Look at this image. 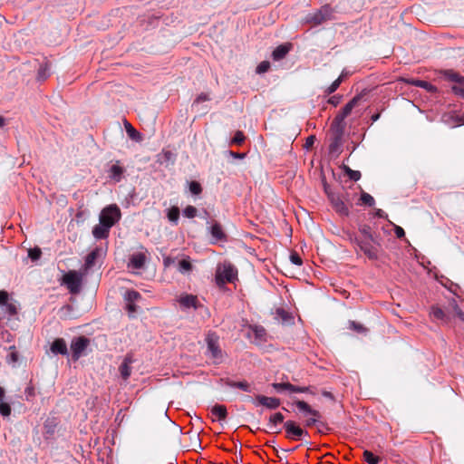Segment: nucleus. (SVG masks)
Segmentation results:
<instances>
[{
    "label": "nucleus",
    "instance_id": "72a5a7b5",
    "mask_svg": "<svg viewBox=\"0 0 464 464\" xmlns=\"http://www.w3.org/2000/svg\"><path fill=\"white\" fill-rule=\"evenodd\" d=\"M288 387V393H294V392H308V393H313L310 390V387H306V386H304V387H301V386H295V385H293L291 383H289V386Z\"/></svg>",
    "mask_w": 464,
    "mask_h": 464
},
{
    "label": "nucleus",
    "instance_id": "c9c22d12",
    "mask_svg": "<svg viewBox=\"0 0 464 464\" xmlns=\"http://www.w3.org/2000/svg\"><path fill=\"white\" fill-rule=\"evenodd\" d=\"M2 307V310L5 312V313H7L8 314L10 315H14L16 314V311H17V308H16V305L15 304L7 301V303H5L4 304V306H1Z\"/></svg>",
    "mask_w": 464,
    "mask_h": 464
},
{
    "label": "nucleus",
    "instance_id": "bf43d9fd",
    "mask_svg": "<svg viewBox=\"0 0 464 464\" xmlns=\"http://www.w3.org/2000/svg\"><path fill=\"white\" fill-rule=\"evenodd\" d=\"M314 142V136H309L307 139H306V142H305V146L307 148L311 147Z\"/></svg>",
    "mask_w": 464,
    "mask_h": 464
},
{
    "label": "nucleus",
    "instance_id": "9d476101",
    "mask_svg": "<svg viewBox=\"0 0 464 464\" xmlns=\"http://www.w3.org/2000/svg\"><path fill=\"white\" fill-rule=\"evenodd\" d=\"M284 427L286 432V438L291 440H299L304 435H307V431L300 428L293 420H287L284 423Z\"/></svg>",
    "mask_w": 464,
    "mask_h": 464
},
{
    "label": "nucleus",
    "instance_id": "5701e85b",
    "mask_svg": "<svg viewBox=\"0 0 464 464\" xmlns=\"http://www.w3.org/2000/svg\"><path fill=\"white\" fill-rule=\"evenodd\" d=\"M211 415L218 420H223L227 417V409L224 405L217 404L212 407Z\"/></svg>",
    "mask_w": 464,
    "mask_h": 464
},
{
    "label": "nucleus",
    "instance_id": "4be33fe9",
    "mask_svg": "<svg viewBox=\"0 0 464 464\" xmlns=\"http://www.w3.org/2000/svg\"><path fill=\"white\" fill-rule=\"evenodd\" d=\"M251 334L255 337L256 341L259 343L266 340V332L265 328L261 325H254L250 327Z\"/></svg>",
    "mask_w": 464,
    "mask_h": 464
},
{
    "label": "nucleus",
    "instance_id": "a211bd4d",
    "mask_svg": "<svg viewBox=\"0 0 464 464\" xmlns=\"http://www.w3.org/2000/svg\"><path fill=\"white\" fill-rule=\"evenodd\" d=\"M291 46L289 44H281L277 46L272 53L273 59L275 61H280L288 53Z\"/></svg>",
    "mask_w": 464,
    "mask_h": 464
},
{
    "label": "nucleus",
    "instance_id": "c85d7f7f",
    "mask_svg": "<svg viewBox=\"0 0 464 464\" xmlns=\"http://www.w3.org/2000/svg\"><path fill=\"white\" fill-rule=\"evenodd\" d=\"M140 294L134 290L127 291L124 295V299L126 302L137 303L140 301Z\"/></svg>",
    "mask_w": 464,
    "mask_h": 464
},
{
    "label": "nucleus",
    "instance_id": "e2e57ef3",
    "mask_svg": "<svg viewBox=\"0 0 464 464\" xmlns=\"http://www.w3.org/2000/svg\"><path fill=\"white\" fill-rule=\"evenodd\" d=\"M329 102L332 103L334 106H336L339 101L335 100V97H333L329 100Z\"/></svg>",
    "mask_w": 464,
    "mask_h": 464
},
{
    "label": "nucleus",
    "instance_id": "58836bf2",
    "mask_svg": "<svg viewBox=\"0 0 464 464\" xmlns=\"http://www.w3.org/2000/svg\"><path fill=\"white\" fill-rule=\"evenodd\" d=\"M361 200L363 204L368 205L370 207L373 206L375 203L373 197L366 192L362 193Z\"/></svg>",
    "mask_w": 464,
    "mask_h": 464
},
{
    "label": "nucleus",
    "instance_id": "f257e3e1",
    "mask_svg": "<svg viewBox=\"0 0 464 464\" xmlns=\"http://www.w3.org/2000/svg\"><path fill=\"white\" fill-rule=\"evenodd\" d=\"M294 404L297 407L300 412L303 413L305 418L304 425L306 427H311L316 424L321 418V413L313 409L307 402L300 400H295Z\"/></svg>",
    "mask_w": 464,
    "mask_h": 464
},
{
    "label": "nucleus",
    "instance_id": "b1692460",
    "mask_svg": "<svg viewBox=\"0 0 464 464\" xmlns=\"http://www.w3.org/2000/svg\"><path fill=\"white\" fill-rule=\"evenodd\" d=\"M285 420L284 415L281 412H276L271 415L268 419L267 427L269 430H274V427H277L278 424L282 423Z\"/></svg>",
    "mask_w": 464,
    "mask_h": 464
},
{
    "label": "nucleus",
    "instance_id": "1a4fd4ad",
    "mask_svg": "<svg viewBox=\"0 0 464 464\" xmlns=\"http://www.w3.org/2000/svg\"><path fill=\"white\" fill-rule=\"evenodd\" d=\"M326 193L334 210L342 216H347L349 214V208L343 198L340 194L332 191L326 190Z\"/></svg>",
    "mask_w": 464,
    "mask_h": 464
},
{
    "label": "nucleus",
    "instance_id": "338daca9",
    "mask_svg": "<svg viewBox=\"0 0 464 464\" xmlns=\"http://www.w3.org/2000/svg\"><path fill=\"white\" fill-rule=\"evenodd\" d=\"M379 118H380V115H379V114H375V115H372V121H376Z\"/></svg>",
    "mask_w": 464,
    "mask_h": 464
},
{
    "label": "nucleus",
    "instance_id": "6ab92c4d",
    "mask_svg": "<svg viewBox=\"0 0 464 464\" xmlns=\"http://www.w3.org/2000/svg\"><path fill=\"white\" fill-rule=\"evenodd\" d=\"M131 362H132L131 358L127 356V357H125V359L123 360L122 363L121 364V366L119 368L121 375L124 380H127L131 373V369L130 366Z\"/></svg>",
    "mask_w": 464,
    "mask_h": 464
},
{
    "label": "nucleus",
    "instance_id": "ddd939ff",
    "mask_svg": "<svg viewBox=\"0 0 464 464\" xmlns=\"http://www.w3.org/2000/svg\"><path fill=\"white\" fill-rule=\"evenodd\" d=\"M360 96L353 97L343 109L342 112L338 114L334 120L338 124H341L343 120L351 113L353 109L358 104Z\"/></svg>",
    "mask_w": 464,
    "mask_h": 464
},
{
    "label": "nucleus",
    "instance_id": "f704fd0d",
    "mask_svg": "<svg viewBox=\"0 0 464 464\" xmlns=\"http://www.w3.org/2000/svg\"><path fill=\"white\" fill-rule=\"evenodd\" d=\"M41 256L42 251L39 247H34L28 250V258H30L33 262L38 261Z\"/></svg>",
    "mask_w": 464,
    "mask_h": 464
},
{
    "label": "nucleus",
    "instance_id": "412c9836",
    "mask_svg": "<svg viewBox=\"0 0 464 464\" xmlns=\"http://www.w3.org/2000/svg\"><path fill=\"white\" fill-rule=\"evenodd\" d=\"M0 414L8 417L11 414V407L5 401V390L0 387Z\"/></svg>",
    "mask_w": 464,
    "mask_h": 464
},
{
    "label": "nucleus",
    "instance_id": "8fccbe9b",
    "mask_svg": "<svg viewBox=\"0 0 464 464\" xmlns=\"http://www.w3.org/2000/svg\"><path fill=\"white\" fill-rule=\"evenodd\" d=\"M290 261L295 265V266H301L302 265V258L300 257V256L295 253V252H293L291 253L290 255Z\"/></svg>",
    "mask_w": 464,
    "mask_h": 464
},
{
    "label": "nucleus",
    "instance_id": "20e7f679",
    "mask_svg": "<svg viewBox=\"0 0 464 464\" xmlns=\"http://www.w3.org/2000/svg\"><path fill=\"white\" fill-rule=\"evenodd\" d=\"M176 301L179 304V309L183 312L204 308L203 304H200L198 297L194 295L183 293L177 297Z\"/></svg>",
    "mask_w": 464,
    "mask_h": 464
},
{
    "label": "nucleus",
    "instance_id": "dca6fc26",
    "mask_svg": "<svg viewBox=\"0 0 464 464\" xmlns=\"http://www.w3.org/2000/svg\"><path fill=\"white\" fill-rule=\"evenodd\" d=\"M51 352L54 354H62L66 355L68 354V349L66 343L63 339H56L53 341V343L51 345Z\"/></svg>",
    "mask_w": 464,
    "mask_h": 464
},
{
    "label": "nucleus",
    "instance_id": "423d86ee",
    "mask_svg": "<svg viewBox=\"0 0 464 464\" xmlns=\"http://www.w3.org/2000/svg\"><path fill=\"white\" fill-rule=\"evenodd\" d=\"M237 271L231 264H223L218 266L217 269V281L218 284H226L227 282H233L237 277Z\"/></svg>",
    "mask_w": 464,
    "mask_h": 464
},
{
    "label": "nucleus",
    "instance_id": "052dcab7",
    "mask_svg": "<svg viewBox=\"0 0 464 464\" xmlns=\"http://www.w3.org/2000/svg\"><path fill=\"white\" fill-rule=\"evenodd\" d=\"M207 100H208V97L206 94H200V95L197 98V100H196V102H201V101H207Z\"/></svg>",
    "mask_w": 464,
    "mask_h": 464
},
{
    "label": "nucleus",
    "instance_id": "4c0bfd02",
    "mask_svg": "<svg viewBox=\"0 0 464 464\" xmlns=\"http://www.w3.org/2000/svg\"><path fill=\"white\" fill-rule=\"evenodd\" d=\"M360 232L364 237L363 240H367V239L373 240V236L372 233L371 227L364 225V226L361 227Z\"/></svg>",
    "mask_w": 464,
    "mask_h": 464
},
{
    "label": "nucleus",
    "instance_id": "5fc2aeb1",
    "mask_svg": "<svg viewBox=\"0 0 464 464\" xmlns=\"http://www.w3.org/2000/svg\"><path fill=\"white\" fill-rule=\"evenodd\" d=\"M7 301H9L8 293L4 290L0 291V306H4Z\"/></svg>",
    "mask_w": 464,
    "mask_h": 464
},
{
    "label": "nucleus",
    "instance_id": "f8f14e48",
    "mask_svg": "<svg viewBox=\"0 0 464 464\" xmlns=\"http://www.w3.org/2000/svg\"><path fill=\"white\" fill-rule=\"evenodd\" d=\"M373 240H359L358 246L360 249L370 258L376 259L377 258V248L372 244Z\"/></svg>",
    "mask_w": 464,
    "mask_h": 464
},
{
    "label": "nucleus",
    "instance_id": "7ed1b4c3",
    "mask_svg": "<svg viewBox=\"0 0 464 464\" xmlns=\"http://www.w3.org/2000/svg\"><path fill=\"white\" fill-rule=\"evenodd\" d=\"M333 15V10L329 5H324L319 10L307 14L304 21L306 24H313L314 25H319L324 23L327 20H330Z\"/></svg>",
    "mask_w": 464,
    "mask_h": 464
},
{
    "label": "nucleus",
    "instance_id": "9b49d317",
    "mask_svg": "<svg viewBox=\"0 0 464 464\" xmlns=\"http://www.w3.org/2000/svg\"><path fill=\"white\" fill-rule=\"evenodd\" d=\"M256 405H262L269 410H275L280 406V400L276 397H267L265 395H257L254 401Z\"/></svg>",
    "mask_w": 464,
    "mask_h": 464
},
{
    "label": "nucleus",
    "instance_id": "3c124183",
    "mask_svg": "<svg viewBox=\"0 0 464 464\" xmlns=\"http://www.w3.org/2000/svg\"><path fill=\"white\" fill-rule=\"evenodd\" d=\"M270 67V63L268 62H262L257 67H256V72L257 73H264L268 71Z\"/></svg>",
    "mask_w": 464,
    "mask_h": 464
},
{
    "label": "nucleus",
    "instance_id": "774afa93",
    "mask_svg": "<svg viewBox=\"0 0 464 464\" xmlns=\"http://www.w3.org/2000/svg\"><path fill=\"white\" fill-rule=\"evenodd\" d=\"M273 433H279L280 430L277 429V427H274V430H269Z\"/></svg>",
    "mask_w": 464,
    "mask_h": 464
},
{
    "label": "nucleus",
    "instance_id": "aec40b11",
    "mask_svg": "<svg viewBox=\"0 0 464 464\" xmlns=\"http://www.w3.org/2000/svg\"><path fill=\"white\" fill-rule=\"evenodd\" d=\"M210 234L212 237L216 240H222L225 238L226 235L222 229V227L218 223H214L209 227Z\"/></svg>",
    "mask_w": 464,
    "mask_h": 464
},
{
    "label": "nucleus",
    "instance_id": "7c9ffc66",
    "mask_svg": "<svg viewBox=\"0 0 464 464\" xmlns=\"http://www.w3.org/2000/svg\"><path fill=\"white\" fill-rule=\"evenodd\" d=\"M363 459L368 464H379L381 460L380 458L374 456L373 453L369 450H364Z\"/></svg>",
    "mask_w": 464,
    "mask_h": 464
},
{
    "label": "nucleus",
    "instance_id": "c03bdc74",
    "mask_svg": "<svg viewBox=\"0 0 464 464\" xmlns=\"http://www.w3.org/2000/svg\"><path fill=\"white\" fill-rule=\"evenodd\" d=\"M189 191L193 195H198L201 192V186H200V184L198 182H197V181H191L189 183Z\"/></svg>",
    "mask_w": 464,
    "mask_h": 464
},
{
    "label": "nucleus",
    "instance_id": "0e129e2a",
    "mask_svg": "<svg viewBox=\"0 0 464 464\" xmlns=\"http://www.w3.org/2000/svg\"><path fill=\"white\" fill-rule=\"evenodd\" d=\"M5 124V119L0 116V128Z\"/></svg>",
    "mask_w": 464,
    "mask_h": 464
},
{
    "label": "nucleus",
    "instance_id": "473e14b6",
    "mask_svg": "<svg viewBox=\"0 0 464 464\" xmlns=\"http://www.w3.org/2000/svg\"><path fill=\"white\" fill-rule=\"evenodd\" d=\"M191 268H192V266H191L189 260L182 259L179 262L178 270L180 273H182V274L188 273L191 270Z\"/></svg>",
    "mask_w": 464,
    "mask_h": 464
},
{
    "label": "nucleus",
    "instance_id": "69168bd1",
    "mask_svg": "<svg viewBox=\"0 0 464 464\" xmlns=\"http://www.w3.org/2000/svg\"><path fill=\"white\" fill-rule=\"evenodd\" d=\"M462 322H464V312H459L458 316Z\"/></svg>",
    "mask_w": 464,
    "mask_h": 464
},
{
    "label": "nucleus",
    "instance_id": "bb28decb",
    "mask_svg": "<svg viewBox=\"0 0 464 464\" xmlns=\"http://www.w3.org/2000/svg\"><path fill=\"white\" fill-rule=\"evenodd\" d=\"M179 208L178 207H172L168 210V219L174 225H177L179 218Z\"/></svg>",
    "mask_w": 464,
    "mask_h": 464
},
{
    "label": "nucleus",
    "instance_id": "a18cd8bd",
    "mask_svg": "<svg viewBox=\"0 0 464 464\" xmlns=\"http://www.w3.org/2000/svg\"><path fill=\"white\" fill-rule=\"evenodd\" d=\"M342 82V76H340L338 79H336L326 90V92L328 94H331L333 92H334L338 87L340 86Z\"/></svg>",
    "mask_w": 464,
    "mask_h": 464
},
{
    "label": "nucleus",
    "instance_id": "6e6d98bb",
    "mask_svg": "<svg viewBox=\"0 0 464 464\" xmlns=\"http://www.w3.org/2000/svg\"><path fill=\"white\" fill-rule=\"evenodd\" d=\"M452 91L456 95H459L462 99H464V88H462L461 86H453Z\"/></svg>",
    "mask_w": 464,
    "mask_h": 464
},
{
    "label": "nucleus",
    "instance_id": "39448f33",
    "mask_svg": "<svg viewBox=\"0 0 464 464\" xmlns=\"http://www.w3.org/2000/svg\"><path fill=\"white\" fill-rule=\"evenodd\" d=\"M83 272L69 271L63 276V283L72 294H77L81 290Z\"/></svg>",
    "mask_w": 464,
    "mask_h": 464
},
{
    "label": "nucleus",
    "instance_id": "09e8293b",
    "mask_svg": "<svg viewBox=\"0 0 464 464\" xmlns=\"http://www.w3.org/2000/svg\"><path fill=\"white\" fill-rule=\"evenodd\" d=\"M346 172H347V175L349 176V178L354 181L360 179V178H361V173L358 170H353L348 168Z\"/></svg>",
    "mask_w": 464,
    "mask_h": 464
},
{
    "label": "nucleus",
    "instance_id": "49530a36",
    "mask_svg": "<svg viewBox=\"0 0 464 464\" xmlns=\"http://www.w3.org/2000/svg\"><path fill=\"white\" fill-rule=\"evenodd\" d=\"M276 318L281 319L282 322H288L290 319V316L287 312H285L283 309H277L276 310Z\"/></svg>",
    "mask_w": 464,
    "mask_h": 464
},
{
    "label": "nucleus",
    "instance_id": "680f3d73",
    "mask_svg": "<svg viewBox=\"0 0 464 464\" xmlns=\"http://www.w3.org/2000/svg\"><path fill=\"white\" fill-rule=\"evenodd\" d=\"M453 309H454V312H455V314H456V315H457V316H459V312H462V310L459 307V305H458V304H455V305H454V307H453Z\"/></svg>",
    "mask_w": 464,
    "mask_h": 464
},
{
    "label": "nucleus",
    "instance_id": "864d4df0",
    "mask_svg": "<svg viewBox=\"0 0 464 464\" xmlns=\"http://www.w3.org/2000/svg\"><path fill=\"white\" fill-rule=\"evenodd\" d=\"M126 308L129 312V314L132 316L137 312V305L136 303L133 302H127Z\"/></svg>",
    "mask_w": 464,
    "mask_h": 464
},
{
    "label": "nucleus",
    "instance_id": "37998d69",
    "mask_svg": "<svg viewBox=\"0 0 464 464\" xmlns=\"http://www.w3.org/2000/svg\"><path fill=\"white\" fill-rule=\"evenodd\" d=\"M183 214L188 218H192L197 215V208L193 206H188L184 208Z\"/></svg>",
    "mask_w": 464,
    "mask_h": 464
},
{
    "label": "nucleus",
    "instance_id": "2f4dec72",
    "mask_svg": "<svg viewBox=\"0 0 464 464\" xmlns=\"http://www.w3.org/2000/svg\"><path fill=\"white\" fill-rule=\"evenodd\" d=\"M126 131L131 140L136 141L141 140V136L140 132H138L130 124H128L126 126Z\"/></svg>",
    "mask_w": 464,
    "mask_h": 464
},
{
    "label": "nucleus",
    "instance_id": "a19ab883",
    "mask_svg": "<svg viewBox=\"0 0 464 464\" xmlns=\"http://www.w3.org/2000/svg\"><path fill=\"white\" fill-rule=\"evenodd\" d=\"M341 145V133L337 135L330 144V152H336Z\"/></svg>",
    "mask_w": 464,
    "mask_h": 464
},
{
    "label": "nucleus",
    "instance_id": "4d7b16f0",
    "mask_svg": "<svg viewBox=\"0 0 464 464\" xmlns=\"http://www.w3.org/2000/svg\"><path fill=\"white\" fill-rule=\"evenodd\" d=\"M394 231H395L396 237L399 238L404 237V235H405L403 228L399 226H395Z\"/></svg>",
    "mask_w": 464,
    "mask_h": 464
},
{
    "label": "nucleus",
    "instance_id": "e433bc0d",
    "mask_svg": "<svg viewBox=\"0 0 464 464\" xmlns=\"http://www.w3.org/2000/svg\"><path fill=\"white\" fill-rule=\"evenodd\" d=\"M447 77L449 80L458 82L460 85H464V77L454 72H447Z\"/></svg>",
    "mask_w": 464,
    "mask_h": 464
},
{
    "label": "nucleus",
    "instance_id": "13d9d810",
    "mask_svg": "<svg viewBox=\"0 0 464 464\" xmlns=\"http://www.w3.org/2000/svg\"><path fill=\"white\" fill-rule=\"evenodd\" d=\"M374 216L382 218L386 217V214L384 213L383 210L378 208L375 210Z\"/></svg>",
    "mask_w": 464,
    "mask_h": 464
},
{
    "label": "nucleus",
    "instance_id": "a878e982",
    "mask_svg": "<svg viewBox=\"0 0 464 464\" xmlns=\"http://www.w3.org/2000/svg\"><path fill=\"white\" fill-rule=\"evenodd\" d=\"M123 173V169L118 164H114L110 169V178L113 179L115 182H119L121 179V175Z\"/></svg>",
    "mask_w": 464,
    "mask_h": 464
},
{
    "label": "nucleus",
    "instance_id": "6e6552de",
    "mask_svg": "<svg viewBox=\"0 0 464 464\" xmlns=\"http://www.w3.org/2000/svg\"><path fill=\"white\" fill-rule=\"evenodd\" d=\"M89 339L84 336L74 338L71 343L72 355L73 360H78L85 354V350L89 345Z\"/></svg>",
    "mask_w": 464,
    "mask_h": 464
},
{
    "label": "nucleus",
    "instance_id": "cd10ccee",
    "mask_svg": "<svg viewBox=\"0 0 464 464\" xmlns=\"http://www.w3.org/2000/svg\"><path fill=\"white\" fill-rule=\"evenodd\" d=\"M50 66L48 63L42 64L38 70V80L44 81L50 76Z\"/></svg>",
    "mask_w": 464,
    "mask_h": 464
},
{
    "label": "nucleus",
    "instance_id": "2eb2a0df",
    "mask_svg": "<svg viewBox=\"0 0 464 464\" xmlns=\"http://www.w3.org/2000/svg\"><path fill=\"white\" fill-rule=\"evenodd\" d=\"M146 261V256L143 253L133 254L129 261V267L132 269H140L143 267Z\"/></svg>",
    "mask_w": 464,
    "mask_h": 464
},
{
    "label": "nucleus",
    "instance_id": "f03ea898",
    "mask_svg": "<svg viewBox=\"0 0 464 464\" xmlns=\"http://www.w3.org/2000/svg\"><path fill=\"white\" fill-rule=\"evenodd\" d=\"M121 217L120 208L116 204H111L102 210L99 221L111 227L121 219Z\"/></svg>",
    "mask_w": 464,
    "mask_h": 464
},
{
    "label": "nucleus",
    "instance_id": "393cba45",
    "mask_svg": "<svg viewBox=\"0 0 464 464\" xmlns=\"http://www.w3.org/2000/svg\"><path fill=\"white\" fill-rule=\"evenodd\" d=\"M430 315L436 319V320H440L441 321L442 323H448L449 321V317L446 315V314L443 312L442 309H440V307H437V306H433L430 310Z\"/></svg>",
    "mask_w": 464,
    "mask_h": 464
},
{
    "label": "nucleus",
    "instance_id": "c756f323",
    "mask_svg": "<svg viewBox=\"0 0 464 464\" xmlns=\"http://www.w3.org/2000/svg\"><path fill=\"white\" fill-rule=\"evenodd\" d=\"M412 84L415 85V86L423 88V89H425V90H427L429 92H431L436 91V87L435 86H433L432 84H430V82H425V81L416 80V81L412 82Z\"/></svg>",
    "mask_w": 464,
    "mask_h": 464
},
{
    "label": "nucleus",
    "instance_id": "79ce46f5",
    "mask_svg": "<svg viewBox=\"0 0 464 464\" xmlns=\"http://www.w3.org/2000/svg\"><path fill=\"white\" fill-rule=\"evenodd\" d=\"M230 386L234 387V388H238V389L243 390V391H245L246 392H251L250 385L246 382H232L230 384Z\"/></svg>",
    "mask_w": 464,
    "mask_h": 464
},
{
    "label": "nucleus",
    "instance_id": "de8ad7c7",
    "mask_svg": "<svg viewBox=\"0 0 464 464\" xmlns=\"http://www.w3.org/2000/svg\"><path fill=\"white\" fill-rule=\"evenodd\" d=\"M349 324L351 329L358 333H364L366 331L365 328L361 324H358L354 321H350Z\"/></svg>",
    "mask_w": 464,
    "mask_h": 464
},
{
    "label": "nucleus",
    "instance_id": "0eeeda50",
    "mask_svg": "<svg viewBox=\"0 0 464 464\" xmlns=\"http://www.w3.org/2000/svg\"><path fill=\"white\" fill-rule=\"evenodd\" d=\"M208 353L214 360V362L219 363L222 361V352L218 346V337L214 334H209L207 337Z\"/></svg>",
    "mask_w": 464,
    "mask_h": 464
},
{
    "label": "nucleus",
    "instance_id": "f3484780",
    "mask_svg": "<svg viewBox=\"0 0 464 464\" xmlns=\"http://www.w3.org/2000/svg\"><path fill=\"white\" fill-rule=\"evenodd\" d=\"M110 227L105 225L104 223H101L96 225L92 229V235L97 239L105 238L108 237L110 232Z\"/></svg>",
    "mask_w": 464,
    "mask_h": 464
},
{
    "label": "nucleus",
    "instance_id": "ea45409f",
    "mask_svg": "<svg viewBox=\"0 0 464 464\" xmlns=\"http://www.w3.org/2000/svg\"><path fill=\"white\" fill-rule=\"evenodd\" d=\"M272 386L278 392H288L289 382H274Z\"/></svg>",
    "mask_w": 464,
    "mask_h": 464
},
{
    "label": "nucleus",
    "instance_id": "4468645a",
    "mask_svg": "<svg viewBox=\"0 0 464 464\" xmlns=\"http://www.w3.org/2000/svg\"><path fill=\"white\" fill-rule=\"evenodd\" d=\"M102 254V250L100 248H95L90 254L87 255L85 258V263L83 266V275H86L88 271L94 266L95 261L98 257H100Z\"/></svg>",
    "mask_w": 464,
    "mask_h": 464
},
{
    "label": "nucleus",
    "instance_id": "603ef678",
    "mask_svg": "<svg viewBox=\"0 0 464 464\" xmlns=\"http://www.w3.org/2000/svg\"><path fill=\"white\" fill-rule=\"evenodd\" d=\"M245 140V136L241 131H237L234 138L232 139V142L235 144H241Z\"/></svg>",
    "mask_w": 464,
    "mask_h": 464
}]
</instances>
